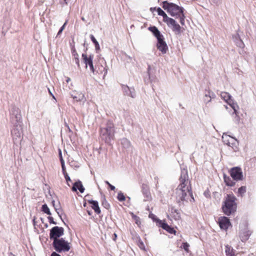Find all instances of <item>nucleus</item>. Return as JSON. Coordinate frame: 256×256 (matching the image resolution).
<instances>
[{
	"label": "nucleus",
	"instance_id": "nucleus-1",
	"mask_svg": "<svg viewBox=\"0 0 256 256\" xmlns=\"http://www.w3.org/2000/svg\"><path fill=\"white\" fill-rule=\"evenodd\" d=\"M179 180L180 184L176 192V200L178 203L184 200L188 194L191 196H192L187 169H182Z\"/></svg>",
	"mask_w": 256,
	"mask_h": 256
},
{
	"label": "nucleus",
	"instance_id": "nucleus-2",
	"mask_svg": "<svg viewBox=\"0 0 256 256\" xmlns=\"http://www.w3.org/2000/svg\"><path fill=\"white\" fill-rule=\"evenodd\" d=\"M22 118L20 110L16 106H14L10 111V120L14 124V128L11 133L14 144L21 141L22 132Z\"/></svg>",
	"mask_w": 256,
	"mask_h": 256
},
{
	"label": "nucleus",
	"instance_id": "nucleus-3",
	"mask_svg": "<svg viewBox=\"0 0 256 256\" xmlns=\"http://www.w3.org/2000/svg\"><path fill=\"white\" fill-rule=\"evenodd\" d=\"M115 127L114 124L110 120H108L105 126L100 128V136L106 143L110 144L114 138Z\"/></svg>",
	"mask_w": 256,
	"mask_h": 256
},
{
	"label": "nucleus",
	"instance_id": "nucleus-4",
	"mask_svg": "<svg viewBox=\"0 0 256 256\" xmlns=\"http://www.w3.org/2000/svg\"><path fill=\"white\" fill-rule=\"evenodd\" d=\"M236 198L234 194H228L222 204L223 212L226 216L234 214L237 208Z\"/></svg>",
	"mask_w": 256,
	"mask_h": 256
},
{
	"label": "nucleus",
	"instance_id": "nucleus-5",
	"mask_svg": "<svg viewBox=\"0 0 256 256\" xmlns=\"http://www.w3.org/2000/svg\"><path fill=\"white\" fill-rule=\"evenodd\" d=\"M162 7L172 16L178 17L180 15L184 16L183 8L175 4L164 1L162 2Z\"/></svg>",
	"mask_w": 256,
	"mask_h": 256
},
{
	"label": "nucleus",
	"instance_id": "nucleus-6",
	"mask_svg": "<svg viewBox=\"0 0 256 256\" xmlns=\"http://www.w3.org/2000/svg\"><path fill=\"white\" fill-rule=\"evenodd\" d=\"M52 246L58 252H67L70 249V243L64 238H60L53 241Z\"/></svg>",
	"mask_w": 256,
	"mask_h": 256
},
{
	"label": "nucleus",
	"instance_id": "nucleus-7",
	"mask_svg": "<svg viewBox=\"0 0 256 256\" xmlns=\"http://www.w3.org/2000/svg\"><path fill=\"white\" fill-rule=\"evenodd\" d=\"M64 234V229L63 228L55 226L50 230V238L54 241L56 240L60 239V238Z\"/></svg>",
	"mask_w": 256,
	"mask_h": 256
},
{
	"label": "nucleus",
	"instance_id": "nucleus-8",
	"mask_svg": "<svg viewBox=\"0 0 256 256\" xmlns=\"http://www.w3.org/2000/svg\"><path fill=\"white\" fill-rule=\"evenodd\" d=\"M222 140L224 143L232 148L236 151L238 149L236 144L238 140L236 138L224 134L222 136Z\"/></svg>",
	"mask_w": 256,
	"mask_h": 256
},
{
	"label": "nucleus",
	"instance_id": "nucleus-9",
	"mask_svg": "<svg viewBox=\"0 0 256 256\" xmlns=\"http://www.w3.org/2000/svg\"><path fill=\"white\" fill-rule=\"evenodd\" d=\"M230 176L236 180H240L243 178V174L242 169L239 167H234L230 170Z\"/></svg>",
	"mask_w": 256,
	"mask_h": 256
},
{
	"label": "nucleus",
	"instance_id": "nucleus-10",
	"mask_svg": "<svg viewBox=\"0 0 256 256\" xmlns=\"http://www.w3.org/2000/svg\"><path fill=\"white\" fill-rule=\"evenodd\" d=\"M142 192L144 196V201H150L152 200V196L150 191V188L148 184H142L141 186Z\"/></svg>",
	"mask_w": 256,
	"mask_h": 256
},
{
	"label": "nucleus",
	"instance_id": "nucleus-11",
	"mask_svg": "<svg viewBox=\"0 0 256 256\" xmlns=\"http://www.w3.org/2000/svg\"><path fill=\"white\" fill-rule=\"evenodd\" d=\"M218 222L221 229L227 230L231 226L229 218L226 216H220L218 219Z\"/></svg>",
	"mask_w": 256,
	"mask_h": 256
},
{
	"label": "nucleus",
	"instance_id": "nucleus-12",
	"mask_svg": "<svg viewBox=\"0 0 256 256\" xmlns=\"http://www.w3.org/2000/svg\"><path fill=\"white\" fill-rule=\"evenodd\" d=\"M157 48L163 54H166L168 50V47L166 43L164 40V36L158 38Z\"/></svg>",
	"mask_w": 256,
	"mask_h": 256
},
{
	"label": "nucleus",
	"instance_id": "nucleus-13",
	"mask_svg": "<svg viewBox=\"0 0 256 256\" xmlns=\"http://www.w3.org/2000/svg\"><path fill=\"white\" fill-rule=\"evenodd\" d=\"M82 58L86 64V67L88 65L90 70L94 74L95 70L92 62L94 56L92 55H90L88 56L86 54H82Z\"/></svg>",
	"mask_w": 256,
	"mask_h": 256
},
{
	"label": "nucleus",
	"instance_id": "nucleus-14",
	"mask_svg": "<svg viewBox=\"0 0 256 256\" xmlns=\"http://www.w3.org/2000/svg\"><path fill=\"white\" fill-rule=\"evenodd\" d=\"M252 234V232L247 227L240 230V238L242 242H246Z\"/></svg>",
	"mask_w": 256,
	"mask_h": 256
},
{
	"label": "nucleus",
	"instance_id": "nucleus-15",
	"mask_svg": "<svg viewBox=\"0 0 256 256\" xmlns=\"http://www.w3.org/2000/svg\"><path fill=\"white\" fill-rule=\"evenodd\" d=\"M166 23L168 26L169 27H170L172 30L175 32L176 34H180V26L176 23V21L174 19L170 18Z\"/></svg>",
	"mask_w": 256,
	"mask_h": 256
},
{
	"label": "nucleus",
	"instance_id": "nucleus-16",
	"mask_svg": "<svg viewBox=\"0 0 256 256\" xmlns=\"http://www.w3.org/2000/svg\"><path fill=\"white\" fill-rule=\"evenodd\" d=\"M124 92L128 96L132 98H134L136 96L134 89L132 88H130L128 86H124L122 88Z\"/></svg>",
	"mask_w": 256,
	"mask_h": 256
},
{
	"label": "nucleus",
	"instance_id": "nucleus-17",
	"mask_svg": "<svg viewBox=\"0 0 256 256\" xmlns=\"http://www.w3.org/2000/svg\"><path fill=\"white\" fill-rule=\"evenodd\" d=\"M72 189L73 192H76L77 190H78L81 193L84 192V188L80 180L74 182Z\"/></svg>",
	"mask_w": 256,
	"mask_h": 256
},
{
	"label": "nucleus",
	"instance_id": "nucleus-18",
	"mask_svg": "<svg viewBox=\"0 0 256 256\" xmlns=\"http://www.w3.org/2000/svg\"><path fill=\"white\" fill-rule=\"evenodd\" d=\"M88 202L91 204V207L96 214H100V210L98 206V203L97 201L88 200Z\"/></svg>",
	"mask_w": 256,
	"mask_h": 256
},
{
	"label": "nucleus",
	"instance_id": "nucleus-19",
	"mask_svg": "<svg viewBox=\"0 0 256 256\" xmlns=\"http://www.w3.org/2000/svg\"><path fill=\"white\" fill-rule=\"evenodd\" d=\"M148 30H150L154 35L156 37V39L162 36H163L160 34L158 28L155 26H150Z\"/></svg>",
	"mask_w": 256,
	"mask_h": 256
},
{
	"label": "nucleus",
	"instance_id": "nucleus-20",
	"mask_svg": "<svg viewBox=\"0 0 256 256\" xmlns=\"http://www.w3.org/2000/svg\"><path fill=\"white\" fill-rule=\"evenodd\" d=\"M224 182L228 186H232L235 184V182L234 180H232V178L226 174L224 175Z\"/></svg>",
	"mask_w": 256,
	"mask_h": 256
},
{
	"label": "nucleus",
	"instance_id": "nucleus-21",
	"mask_svg": "<svg viewBox=\"0 0 256 256\" xmlns=\"http://www.w3.org/2000/svg\"><path fill=\"white\" fill-rule=\"evenodd\" d=\"M158 14L159 16H162L163 17V21L164 22H166L170 18H169L167 14L165 13V12L162 10L160 8H158L157 10Z\"/></svg>",
	"mask_w": 256,
	"mask_h": 256
},
{
	"label": "nucleus",
	"instance_id": "nucleus-22",
	"mask_svg": "<svg viewBox=\"0 0 256 256\" xmlns=\"http://www.w3.org/2000/svg\"><path fill=\"white\" fill-rule=\"evenodd\" d=\"M170 216L175 220H180V215L178 210L172 208Z\"/></svg>",
	"mask_w": 256,
	"mask_h": 256
},
{
	"label": "nucleus",
	"instance_id": "nucleus-23",
	"mask_svg": "<svg viewBox=\"0 0 256 256\" xmlns=\"http://www.w3.org/2000/svg\"><path fill=\"white\" fill-rule=\"evenodd\" d=\"M162 227L164 230H166L169 233L172 234H176V231L174 230V228H171L170 226H169L166 223H163L162 225Z\"/></svg>",
	"mask_w": 256,
	"mask_h": 256
},
{
	"label": "nucleus",
	"instance_id": "nucleus-24",
	"mask_svg": "<svg viewBox=\"0 0 256 256\" xmlns=\"http://www.w3.org/2000/svg\"><path fill=\"white\" fill-rule=\"evenodd\" d=\"M121 144L124 148H128L131 145L130 141L126 138L121 140Z\"/></svg>",
	"mask_w": 256,
	"mask_h": 256
},
{
	"label": "nucleus",
	"instance_id": "nucleus-25",
	"mask_svg": "<svg viewBox=\"0 0 256 256\" xmlns=\"http://www.w3.org/2000/svg\"><path fill=\"white\" fill-rule=\"evenodd\" d=\"M225 252L227 256H234L233 248L228 245L226 246Z\"/></svg>",
	"mask_w": 256,
	"mask_h": 256
},
{
	"label": "nucleus",
	"instance_id": "nucleus-26",
	"mask_svg": "<svg viewBox=\"0 0 256 256\" xmlns=\"http://www.w3.org/2000/svg\"><path fill=\"white\" fill-rule=\"evenodd\" d=\"M102 74L104 72V78L106 76L108 72V69L106 68V66H103L101 65L98 66V69L96 72Z\"/></svg>",
	"mask_w": 256,
	"mask_h": 256
},
{
	"label": "nucleus",
	"instance_id": "nucleus-27",
	"mask_svg": "<svg viewBox=\"0 0 256 256\" xmlns=\"http://www.w3.org/2000/svg\"><path fill=\"white\" fill-rule=\"evenodd\" d=\"M222 98L226 102L230 100L231 96L226 92H222L220 94Z\"/></svg>",
	"mask_w": 256,
	"mask_h": 256
},
{
	"label": "nucleus",
	"instance_id": "nucleus-28",
	"mask_svg": "<svg viewBox=\"0 0 256 256\" xmlns=\"http://www.w3.org/2000/svg\"><path fill=\"white\" fill-rule=\"evenodd\" d=\"M90 38L92 41L94 43L95 45L96 50H99L100 49V47L98 42L96 40L95 38L92 34H91L90 36Z\"/></svg>",
	"mask_w": 256,
	"mask_h": 256
},
{
	"label": "nucleus",
	"instance_id": "nucleus-29",
	"mask_svg": "<svg viewBox=\"0 0 256 256\" xmlns=\"http://www.w3.org/2000/svg\"><path fill=\"white\" fill-rule=\"evenodd\" d=\"M236 43L237 46H239L240 48H243L244 46V44L242 42V41L240 38L238 34L236 36Z\"/></svg>",
	"mask_w": 256,
	"mask_h": 256
},
{
	"label": "nucleus",
	"instance_id": "nucleus-30",
	"mask_svg": "<svg viewBox=\"0 0 256 256\" xmlns=\"http://www.w3.org/2000/svg\"><path fill=\"white\" fill-rule=\"evenodd\" d=\"M42 211L46 214H47L48 215H51V212H50V210L49 209V208H48L47 204H44L42 206Z\"/></svg>",
	"mask_w": 256,
	"mask_h": 256
},
{
	"label": "nucleus",
	"instance_id": "nucleus-31",
	"mask_svg": "<svg viewBox=\"0 0 256 256\" xmlns=\"http://www.w3.org/2000/svg\"><path fill=\"white\" fill-rule=\"evenodd\" d=\"M205 97H208L210 98V100H208L206 101L207 102H210L212 98H214L216 97V95L214 92L208 91V94H205Z\"/></svg>",
	"mask_w": 256,
	"mask_h": 256
},
{
	"label": "nucleus",
	"instance_id": "nucleus-32",
	"mask_svg": "<svg viewBox=\"0 0 256 256\" xmlns=\"http://www.w3.org/2000/svg\"><path fill=\"white\" fill-rule=\"evenodd\" d=\"M246 186H242L240 188L238 189V193L242 196L243 195L246 193Z\"/></svg>",
	"mask_w": 256,
	"mask_h": 256
},
{
	"label": "nucleus",
	"instance_id": "nucleus-33",
	"mask_svg": "<svg viewBox=\"0 0 256 256\" xmlns=\"http://www.w3.org/2000/svg\"><path fill=\"white\" fill-rule=\"evenodd\" d=\"M231 106L232 108L234 110V114H236V113H238V106L236 104L232 103V104H229Z\"/></svg>",
	"mask_w": 256,
	"mask_h": 256
},
{
	"label": "nucleus",
	"instance_id": "nucleus-34",
	"mask_svg": "<svg viewBox=\"0 0 256 256\" xmlns=\"http://www.w3.org/2000/svg\"><path fill=\"white\" fill-rule=\"evenodd\" d=\"M117 198H118V200L120 202L124 201L126 200V198H125L124 194L122 193L121 192H120L118 193Z\"/></svg>",
	"mask_w": 256,
	"mask_h": 256
},
{
	"label": "nucleus",
	"instance_id": "nucleus-35",
	"mask_svg": "<svg viewBox=\"0 0 256 256\" xmlns=\"http://www.w3.org/2000/svg\"><path fill=\"white\" fill-rule=\"evenodd\" d=\"M86 100V98L82 94H80L78 96V99H76L77 102H84Z\"/></svg>",
	"mask_w": 256,
	"mask_h": 256
},
{
	"label": "nucleus",
	"instance_id": "nucleus-36",
	"mask_svg": "<svg viewBox=\"0 0 256 256\" xmlns=\"http://www.w3.org/2000/svg\"><path fill=\"white\" fill-rule=\"evenodd\" d=\"M190 247V245L188 242H183L181 246L182 248H184L185 251L186 252H188V248Z\"/></svg>",
	"mask_w": 256,
	"mask_h": 256
},
{
	"label": "nucleus",
	"instance_id": "nucleus-37",
	"mask_svg": "<svg viewBox=\"0 0 256 256\" xmlns=\"http://www.w3.org/2000/svg\"><path fill=\"white\" fill-rule=\"evenodd\" d=\"M138 245L140 249L144 250V248H145L144 244V242H142V241L140 239L138 240Z\"/></svg>",
	"mask_w": 256,
	"mask_h": 256
},
{
	"label": "nucleus",
	"instance_id": "nucleus-38",
	"mask_svg": "<svg viewBox=\"0 0 256 256\" xmlns=\"http://www.w3.org/2000/svg\"><path fill=\"white\" fill-rule=\"evenodd\" d=\"M67 21H66L64 24H63V26L60 28V29L59 31L58 32V34H57V36H58L59 35H60L62 32V31L64 30V29L65 28V26H66V24H67Z\"/></svg>",
	"mask_w": 256,
	"mask_h": 256
},
{
	"label": "nucleus",
	"instance_id": "nucleus-39",
	"mask_svg": "<svg viewBox=\"0 0 256 256\" xmlns=\"http://www.w3.org/2000/svg\"><path fill=\"white\" fill-rule=\"evenodd\" d=\"M67 21H66L64 24H63V26L60 28V29L59 31L58 32V34H57V36H58L59 35H60L62 32V31L64 30V29L65 28V26H66V24H67Z\"/></svg>",
	"mask_w": 256,
	"mask_h": 256
},
{
	"label": "nucleus",
	"instance_id": "nucleus-40",
	"mask_svg": "<svg viewBox=\"0 0 256 256\" xmlns=\"http://www.w3.org/2000/svg\"><path fill=\"white\" fill-rule=\"evenodd\" d=\"M67 21H66L64 24H63V26L60 28V29L59 31L58 32V34H57V36H58L59 35H60L62 32V31L64 30V29L65 28V26H66V24H67Z\"/></svg>",
	"mask_w": 256,
	"mask_h": 256
},
{
	"label": "nucleus",
	"instance_id": "nucleus-41",
	"mask_svg": "<svg viewBox=\"0 0 256 256\" xmlns=\"http://www.w3.org/2000/svg\"><path fill=\"white\" fill-rule=\"evenodd\" d=\"M238 112L236 113V114H235L236 116L234 118V121L236 124H239V123L240 122V118L238 116Z\"/></svg>",
	"mask_w": 256,
	"mask_h": 256
},
{
	"label": "nucleus",
	"instance_id": "nucleus-42",
	"mask_svg": "<svg viewBox=\"0 0 256 256\" xmlns=\"http://www.w3.org/2000/svg\"><path fill=\"white\" fill-rule=\"evenodd\" d=\"M64 178L66 181V182H67V184L68 186H70V184H68V182L70 181V177L68 176V174L67 173H66L65 174H64Z\"/></svg>",
	"mask_w": 256,
	"mask_h": 256
},
{
	"label": "nucleus",
	"instance_id": "nucleus-43",
	"mask_svg": "<svg viewBox=\"0 0 256 256\" xmlns=\"http://www.w3.org/2000/svg\"><path fill=\"white\" fill-rule=\"evenodd\" d=\"M48 220L50 224H56V222L54 220V218H53L52 217L48 216Z\"/></svg>",
	"mask_w": 256,
	"mask_h": 256
},
{
	"label": "nucleus",
	"instance_id": "nucleus-44",
	"mask_svg": "<svg viewBox=\"0 0 256 256\" xmlns=\"http://www.w3.org/2000/svg\"><path fill=\"white\" fill-rule=\"evenodd\" d=\"M178 17H180V24L183 25L184 24V16H182V15H180V16H178Z\"/></svg>",
	"mask_w": 256,
	"mask_h": 256
},
{
	"label": "nucleus",
	"instance_id": "nucleus-45",
	"mask_svg": "<svg viewBox=\"0 0 256 256\" xmlns=\"http://www.w3.org/2000/svg\"><path fill=\"white\" fill-rule=\"evenodd\" d=\"M72 54L74 56V58L76 57H78V54H77V52H76V50H74V49L72 50Z\"/></svg>",
	"mask_w": 256,
	"mask_h": 256
},
{
	"label": "nucleus",
	"instance_id": "nucleus-46",
	"mask_svg": "<svg viewBox=\"0 0 256 256\" xmlns=\"http://www.w3.org/2000/svg\"><path fill=\"white\" fill-rule=\"evenodd\" d=\"M48 91L50 94L52 96L53 99H54L56 101V98L54 96L53 94L52 91L50 90L49 88H48Z\"/></svg>",
	"mask_w": 256,
	"mask_h": 256
},
{
	"label": "nucleus",
	"instance_id": "nucleus-47",
	"mask_svg": "<svg viewBox=\"0 0 256 256\" xmlns=\"http://www.w3.org/2000/svg\"><path fill=\"white\" fill-rule=\"evenodd\" d=\"M102 205L104 206V208H108L110 207V205L109 204L106 202H102Z\"/></svg>",
	"mask_w": 256,
	"mask_h": 256
},
{
	"label": "nucleus",
	"instance_id": "nucleus-48",
	"mask_svg": "<svg viewBox=\"0 0 256 256\" xmlns=\"http://www.w3.org/2000/svg\"><path fill=\"white\" fill-rule=\"evenodd\" d=\"M62 171L63 172V174H65L66 173H67L66 170L65 165H62Z\"/></svg>",
	"mask_w": 256,
	"mask_h": 256
},
{
	"label": "nucleus",
	"instance_id": "nucleus-49",
	"mask_svg": "<svg viewBox=\"0 0 256 256\" xmlns=\"http://www.w3.org/2000/svg\"><path fill=\"white\" fill-rule=\"evenodd\" d=\"M74 59H75V62H76V64L79 67L80 66V63H79V59H78V57H76L74 58Z\"/></svg>",
	"mask_w": 256,
	"mask_h": 256
},
{
	"label": "nucleus",
	"instance_id": "nucleus-50",
	"mask_svg": "<svg viewBox=\"0 0 256 256\" xmlns=\"http://www.w3.org/2000/svg\"><path fill=\"white\" fill-rule=\"evenodd\" d=\"M51 256H60L59 254H57L56 252H52L51 254Z\"/></svg>",
	"mask_w": 256,
	"mask_h": 256
},
{
	"label": "nucleus",
	"instance_id": "nucleus-51",
	"mask_svg": "<svg viewBox=\"0 0 256 256\" xmlns=\"http://www.w3.org/2000/svg\"><path fill=\"white\" fill-rule=\"evenodd\" d=\"M109 187L112 190H114L116 188L115 186L112 185L111 184L109 186Z\"/></svg>",
	"mask_w": 256,
	"mask_h": 256
},
{
	"label": "nucleus",
	"instance_id": "nucleus-52",
	"mask_svg": "<svg viewBox=\"0 0 256 256\" xmlns=\"http://www.w3.org/2000/svg\"><path fill=\"white\" fill-rule=\"evenodd\" d=\"M61 165L64 164V162L62 158H61V159H60Z\"/></svg>",
	"mask_w": 256,
	"mask_h": 256
},
{
	"label": "nucleus",
	"instance_id": "nucleus-53",
	"mask_svg": "<svg viewBox=\"0 0 256 256\" xmlns=\"http://www.w3.org/2000/svg\"><path fill=\"white\" fill-rule=\"evenodd\" d=\"M59 156H60V159H61V158H62V152H61L60 150H59Z\"/></svg>",
	"mask_w": 256,
	"mask_h": 256
},
{
	"label": "nucleus",
	"instance_id": "nucleus-54",
	"mask_svg": "<svg viewBox=\"0 0 256 256\" xmlns=\"http://www.w3.org/2000/svg\"><path fill=\"white\" fill-rule=\"evenodd\" d=\"M72 96L73 98V99L75 100L76 101V99H78V96H73L72 95Z\"/></svg>",
	"mask_w": 256,
	"mask_h": 256
},
{
	"label": "nucleus",
	"instance_id": "nucleus-55",
	"mask_svg": "<svg viewBox=\"0 0 256 256\" xmlns=\"http://www.w3.org/2000/svg\"><path fill=\"white\" fill-rule=\"evenodd\" d=\"M150 68H151L150 66V65H148V74H149V72L150 70Z\"/></svg>",
	"mask_w": 256,
	"mask_h": 256
},
{
	"label": "nucleus",
	"instance_id": "nucleus-56",
	"mask_svg": "<svg viewBox=\"0 0 256 256\" xmlns=\"http://www.w3.org/2000/svg\"><path fill=\"white\" fill-rule=\"evenodd\" d=\"M208 100H210V98H209L208 97L206 98V97L204 96V102H206Z\"/></svg>",
	"mask_w": 256,
	"mask_h": 256
},
{
	"label": "nucleus",
	"instance_id": "nucleus-57",
	"mask_svg": "<svg viewBox=\"0 0 256 256\" xmlns=\"http://www.w3.org/2000/svg\"><path fill=\"white\" fill-rule=\"evenodd\" d=\"M56 212H57L59 216L60 217V218L61 219H62V216H61L60 214V212L58 211V210H57L56 208Z\"/></svg>",
	"mask_w": 256,
	"mask_h": 256
},
{
	"label": "nucleus",
	"instance_id": "nucleus-58",
	"mask_svg": "<svg viewBox=\"0 0 256 256\" xmlns=\"http://www.w3.org/2000/svg\"><path fill=\"white\" fill-rule=\"evenodd\" d=\"M70 80V78H67L66 82H68Z\"/></svg>",
	"mask_w": 256,
	"mask_h": 256
},
{
	"label": "nucleus",
	"instance_id": "nucleus-59",
	"mask_svg": "<svg viewBox=\"0 0 256 256\" xmlns=\"http://www.w3.org/2000/svg\"><path fill=\"white\" fill-rule=\"evenodd\" d=\"M213 2L217 3L218 2V0H212Z\"/></svg>",
	"mask_w": 256,
	"mask_h": 256
},
{
	"label": "nucleus",
	"instance_id": "nucleus-60",
	"mask_svg": "<svg viewBox=\"0 0 256 256\" xmlns=\"http://www.w3.org/2000/svg\"><path fill=\"white\" fill-rule=\"evenodd\" d=\"M106 184H107L108 186L110 184L108 181L105 182Z\"/></svg>",
	"mask_w": 256,
	"mask_h": 256
},
{
	"label": "nucleus",
	"instance_id": "nucleus-61",
	"mask_svg": "<svg viewBox=\"0 0 256 256\" xmlns=\"http://www.w3.org/2000/svg\"><path fill=\"white\" fill-rule=\"evenodd\" d=\"M10 255L12 256H16L15 255L13 254L12 252L10 253Z\"/></svg>",
	"mask_w": 256,
	"mask_h": 256
},
{
	"label": "nucleus",
	"instance_id": "nucleus-62",
	"mask_svg": "<svg viewBox=\"0 0 256 256\" xmlns=\"http://www.w3.org/2000/svg\"><path fill=\"white\" fill-rule=\"evenodd\" d=\"M117 236L116 234H114V238H116Z\"/></svg>",
	"mask_w": 256,
	"mask_h": 256
},
{
	"label": "nucleus",
	"instance_id": "nucleus-63",
	"mask_svg": "<svg viewBox=\"0 0 256 256\" xmlns=\"http://www.w3.org/2000/svg\"><path fill=\"white\" fill-rule=\"evenodd\" d=\"M138 221L136 220V223L138 224Z\"/></svg>",
	"mask_w": 256,
	"mask_h": 256
},
{
	"label": "nucleus",
	"instance_id": "nucleus-64",
	"mask_svg": "<svg viewBox=\"0 0 256 256\" xmlns=\"http://www.w3.org/2000/svg\"><path fill=\"white\" fill-rule=\"evenodd\" d=\"M82 20H84V18H82Z\"/></svg>",
	"mask_w": 256,
	"mask_h": 256
}]
</instances>
